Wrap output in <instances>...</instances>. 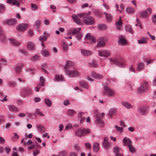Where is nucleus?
Returning <instances> with one entry per match:
<instances>
[{
	"mask_svg": "<svg viewBox=\"0 0 156 156\" xmlns=\"http://www.w3.org/2000/svg\"><path fill=\"white\" fill-rule=\"evenodd\" d=\"M67 75L70 77L79 76H80V73L75 70L70 69H66L65 70Z\"/></svg>",
	"mask_w": 156,
	"mask_h": 156,
	"instance_id": "20e7f679",
	"label": "nucleus"
},
{
	"mask_svg": "<svg viewBox=\"0 0 156 156\" xmlns=\"http://www.w3.org/2000/svg\"><path fill=\"white\" fill-rule=\"evenodd\" d=\"M118 43L121 45H124L126 44V41L123 36L120 35L119 37Z\"/></svg>",
	"mask_w": 156,
	"mask_h": 156,
	"instance_id": "f3484780",
	"label": "nucleus"
},
{
	"mask_svg": "<svg viewBox=\"0 0 156 156\" xmlns=\"http://www.w3.org/2000/svg\"><path fill=\"white\" fill-rule=\"evenodd\" d=\"M119 148L118 146L115 147L113 149V151L115 154V156H123V154L119 152Z\"/></svg>",
	"mask_w": 156,
	"mask_h": 156,
	"instance_id": "5701e85b",
	"label": "nucleus"
},
{
	"mask_svg": "<svg viewBox=\"0 0 156 156\" xmlns=\"http://www.w3.org/2000/svg\"><path fill=\"white\" fill-rule=\"evenodd\" d=\"M135 9L133 7H129L127 8L126 9V11L129 14H133L134 13Z\"/></svg>",
	"mask_w": 156,
	"mask_h": 156,
	"instance_id": "473e14b6",
	"label": "nucleus"
},
{
	"mask_svg": "<svg viewBox=\"0 0 156 156\" xmlns=\"http://www.w3.org/2000/svg\"><path fill=\"white\" fill-rule=\"evenodd\" d=\"M148 88V83L146 81L143 82L141 85V86L138 88V91L139 93H141L147 90Z\"/></svg>",
	"mask_w": 156,
	"mask_h": 156,
	"instance_id": "39448f33",
	"label": "nucleus"
},
{
	"mask_svg": "<svg viewBox=\"0 0 156 156\" xmlns=\"http://www.w3.org/2000/svg\"><path fill=\"white\" fill-rule=\"evenodd\" d=\"M28 27V25L26 23H21L19 24L17 27L18 30L23 32L25 31Z\"/></svg>",
	"mask_w": 156,
	"mask_h": 156,
	"instance_id": "1a4fd4ad",
	"label": "nucleus"
},
{
	"mask_svg": "<svg viewBox=\"0 0 156 156\" xmlns=\"http://www.w3.org/2000/svg\"><path fill=\"white\" fill-rule=\"evenodd\" d=\"M144 64L143 62L138 63L137 65V70L138 71H142L144 69Z\"/></svg>",
	"mask_w": 156,
	"mask_h": 156,
	"instance_id": "7c9ffc66",
	"label": "nucleus"
},
{
	"mask_svg": "<svg viewBox=\"0 0 156 156\" xmlns=\"http://www.w3.org/2000/svg\"><path fill=\"white\" fill-rule=\"evenodd\" d=\"M19 51L25 55H27L28 54L27 52L24 49H20Z\"/></svg>",
	"mask_w": 156,
	"mask_h": 156,
	"instance_id": "69168bd1",
	"label": "nucleus"
},
{
	"mask_svg": "<svg viewBox=\"0 0 156 156\" xmlns=\"http://www.w3.org/2000/svg\"><path fill=\"white\" fill-rule=\"evenodd\" d=\"M9 85L10 86L14 87L16 85V83L14 81L10 82L9 83Z\"/></svg>",
	"mask_w": 156,
	"mask_h": 156,
	"instance_id": "680f3d73",
	"label": "nucleus"
},
{
	"mask_svg": "<svg viewBox=\"0 0 156 156\" xmlns=\"http://www.w3.org/2000/svg\"><path fill=\"white\" fill-rule=\"evenodd\" d=\"M102 146L103 148L108 149L110 147V144L107 137L104 138V142L103 143Z\"/></svg>",
	"mask_w": 156,
	"mask_h": 156,
	"instance_id": "a211bd4d",
	"label": "nucleus"
},
{
	"mask_svg": "<svg viewBox=\"0 0 156 156\" xmlns=\"http://www.w3.org/2000/svg\"><path fill=\"white\" fill-rule=\"evenodd\" d=\"M106 39L104 38H101L98 41V43L97 45V48L103 47L105 46L106 43Z\"/></svg>",
	"mask_w": 156,
	"mask_h": 156,
	"instance_id": "ddd939ff",
	"label": "nucleus"
},
{
	"mask_svg": "<svg viewBox=\"0 0 156 156\" xmlns=\"http://www.w3.org/2000/svg\"><path fill=\"white\" fill-rule=\"evenodd\" d=\"M40 59V56L39 55H35L34 56H33L31 58V60L33 61H34L36 60H37L39 59Z\"/></svg>",
	"mask_w": 156,
	"mask_h": 156,
	"instance_id": "6e6d98bb",
	"label": "nucleus"
},
{
	"mask_svg": "<svg viewBox=\"0 0 156 156\" xmlns=\"http://www.w3.org/2000/svg\"><path fill=\"white\" fill-rule=\"evenodd\" d=\"M41 21L39 20H37L35 23L34 26L37 28L40 27L41 24Z\"/></svg>",
	"mask_w": 156,
	"mask_h": 156,
	"instance_id": "864d4df0",
	"label": "nucleus"
},
{
	"mask_svg": "<svg viewBox=\"0 0 156 156\" xmlns=\"http://www.w3.org/2000/svg\"><path fill=\"white\" fill-rule=\"evenodd\" d=\"M85 114V113L82 112H80L78 113V117L80 119V122L81 123H82L85 119V117L84 116Z\"/></svg>",
	"mask_w": 156,
	"mask_h": 156,
	"instance_id": "393cba45",
	"label": "nucleus"
},
{
	"mask_svg": "<svg viewBox=\"0 0 156 156\" xmlns=\"http://www.w3.org/2000/svg\"><path fill=\"white\" fill-rule=\"evenodd\" d=\"M138 43L139 44H145L147 43V41L146 38H142L138 41Z\"/></svg>",
	"mask_w": 156,
	"mask_h": 156,
	"instance_id": "603ef678",
	"label": "nucleus"
},
{
	"mask_svg": "<svg viewBox=\"0 0 156 156\" xmlns=\"http://www.w3.org/2000/svg\"><path fill=\"white\" fill-rule=\"evenodd\" d=\"M89 65L90 66L94 68H97L98 67L97 61L95 59L93 60L91 62H89Z\"/></svg>",
	"mask_w": 156,
	"mask_h": 156,
	"instance_id": "cd10ccee",
	"label": "nucleus"
},
{
	"mask_svg": "<svg viewBox=\"0 0 156 156\" xmlns=\"http://www.w3.org/2000/svg\"><path fill=\"white\" fill-rule=\"evenodd\" d=\"M73 64L71 61H69L67 62V63L64 66V68L66 69H69L71 68H73Z\"/></svg>",
	"mask_w": 156,
	"mask_h": 156,
	"instance_id": "c756f323",
	"label": "nucleus"
},
{
	"mask_svg": "<svg viewBox=\"0 0 156 156\" xmlns=\"http://www.w3.org/2000/svg\"><path fill=\"white\" fill-rule=\"evenodd\" d=\"M83 35L81 33H80L76 36V37L78 40L80 41Z\"/></svg>",
	"mask_w": 156,
	"mask_h": 156,
	"instance_id": "0e129e2a",
	"label": "nucleus"
},
{
	"mask_svg": "<svg viewBox=\"0 0 156 156\" xmlns=\"http://www.w3.org/2000/svg\"><path fill=\"white\" fill-rule=\"evenodd\" d=\"M72 19L74 20L75 22L77 24H79L81 23V21L80 20L79 18V16L75 14H73L72 16Z\"/></svg>",
	"mask_w": 156,
	"mask_h": 156,
	"instance_id": "4be33fe9",
	"label": "nucleus"
},
{
	"mask_svg": "<svg viewBox=\"0 0 156 156\" xmlns=\"http://www.w3.org/2000/svg\"><path fill=\"white\" fill-rule=\"evenodd\" d=\"M153 22L155 24H156V14L154 15L152 17Z\"/></svg>",
	"mask_w": 156,
	"mask_h": 156,
	"instance_id": "774afa93",
	"label": "nucleus"
},
{
	"mask_svg": "<svg viewBox=\"0 0 156 156\" xmlns=\"http://www.w3.org/2000/svg\"><path fill=\"white\" fill-rule=\"evenodd\" d=\"M81 54L84 56H88L92 54V52L89 51H87L85 49H81Z\"/></svg>",
	"mask_w": 156,
	"mask_h": 156,
	"instance_id": "2f4dec72",
	"label": "nucleus"
},
{
	"mask_svg": "<svg viewBox=\"0 0 156 156\" xmlns=\"http://www.w3.org/2000/svg\"><path fill=\"white\" fill-rule=\"evenodd\" d=\"M151 9L150 8L147 9L146 10L144 11L141 12V16L143 18H147L151 14Z\"/></svg>",
	"mask_w": 156,
	"mask_h": 156,
	"instance_id": "6e6552de",
	"label": "nucleus"
},
{
	"mask_svg": "<svg viewBox=\"0 0 156 156\" xmlns=\"http://www.w3.org/2000/svg\"><path fill=\"white\" fill-rule=\"evenodd\" d=\"M36 127L38 131L41 133H43L46 131L45 128L41 124H37Z\"/></svg>",
	"mask_w": 156,
	"mask_h": 156,
	"instance_id": "6ab92c4d",
	"label": "nucleus"
},
{
	"mask_svg": "<svg viewBox=\"0 0 156 156\" xmlns=\"http://www.w3.org/2000/svg\"><path fill=\"white\" fill-rule=\"evenodd\" d=\"M80 30L81 28H78L74 29H71L70 32L72 33V34H76Z\"/></svg>",
	"mask_w": 156,
	"mask_h": 156,
	"instance_id": "a19ab883",
	"label": "nucleus"
},
{
	"mask_svg": "<svg viewBox=\"0 0 156 156\" xmlns=\"http://www.w3.org/2000/svg\"><path fill=\"white\" fill-rule=\"evenodd\" d=\"M115 128L116 130H117L118 131L120 132H122V129H123L122 127H119L116 125L115 126Z\"/></svg>",
	"mask_w": 156,
	"mask_h": 156,
	"instance_id": "052dcab7",
	"label": "nucleus"
},
{
	"mask_svg": "<svg viewBox=\"0 0 156 156\" xmlns=\"http://www.w3.org/2000/svg\"><path fill=\"white\" fill-rule=\"evenodd\" d=\"M58 156H67V153L66 151L61 152L59 154Z\"/></svg>",
	"mask_w": 156,
	"mask_h": 156,
	"instance_id": "bf43d9fd",
	"label": "nucleus"
},
{
	"mask_svg": "<svg viewBox=\"0 0 156 156\" xmlns=\"http://www.w3.org/2000/svg\"><path fill=\"white\" fill-rule=\"evenodd\" d=\"M22 0H7V2L8 3H11L12 2L13 5H16L18 6L20 4V2H21Z\"/></svg>",
	"mask_w": 156,
	"mask_h": 156,
	"instance_id": "412c9836",
	"label": "nucleus"
},
{
	"mask_svg": "<svg viewBox=\"0 0 156 156\" xmlns=\"http://www.w3.org/2000/svg\"><path fill=\"white\" fill-rule=\"evenodd\" d=\"M23 66V65H17L14 68V70L17 74L20 73L22 70V66Z\"/></svg>",
	"mask_w": 156,
	"mask_h": 156,
	"instance_id": "c85d7f7f",
	"label": "nucleus"
},
{
	"mask_svg": "<svg viewBox=\"0 0 156 156\" xmlns=\"http://www.w3.org/2000/svg\"><path fill=\"white\" fill-rule=\"evenodd\" d=\"M105 15L106 19L108 22H110L112 19V16L110 14L105 12L104 13Z\"/></svg>",
	"mask_w": 156,
	"mask_h": 156,
	"instance_id": "4c0bfd02",
	"label": "nucleus"
},
{
	"mask_svg": "<svg viewBox=\"0 0 156 156\" xmlns=\"http://www.w3.org/2000/svg\"><path fill=\"white\" fill-rule=\"evenodd\" d=\"M75 113L76 112L74 110L71 109L68 110L67 112V114L71 116H73Z\"/></svg>",
	"mask_w": 156,
	"mask_h": 156,
	"instance_id": "8fccbe9b",
	"label": "nucleus"
},
{
	"mask_svg": "<svg viewBox=\"0 0 156 156\" xmlns=\"http://www.w3.org/2000/svg\"><path fill=\"white\" fill-rule=\"evenodd\" d=\"M31 7L34 10H36L38 9V6L37 5L32 3L31 4Z\"/></svg>",
	"mask_w": 156,
	"mask_h": 156,
	"instance_id": "13d9d810",
	"label": "nucleus"
},
{
	"mask_svg": "<svg viewBox=\"0 0 156 156\" xmlns=\"http://www.w3.org/2000/svg\"><path fill=\"white\" fill-rule=\"evenodd\" d=\"M104 90L103 91V94L110 96H112L114 95V91L108 86L105 85L104 87Z\"/></svg>",
	"mask_w": 156,
	"mask_h": 156,
	"instance_id": "423d86ee",
	"label": "nucleus"
},
{
	"mask_svg": "<svg viewBox=\"0 0 156 156\" xmlns=\"http://www.w3.org/2000/svg\"><path fill=\"white\" fill-rule=\"evenodd\" d=\"M35 113L37 114L40 116H44V115L40 111V110L38 108L36 109V111H35Z\"/></svg>",
	"mask_w": 156,
	"mask_h": 156,
	"instance_id": "5fc2aeb1",
	"label": "nucleus"
},
{
	"mask_svg": "<svg viewBox=\"0 0 156 156\" xmlns=\"http://www.w3.org/2000/svg\"><path fill=\"white\" fill-rule=\"evenodd\" d=\"M105 114L104 113H102L100 116H98V114L96 115V116L97 117V119L96 120V122L97 123L100 124L101 126H102L103 125V122L102 120L100 119L101 117H103L104 116Z\"/></svg>",
	"mask_w": 156,
	"mask_h": 156,
	"instance_id": "aec40b11",
	"label": "nucleus"
},
{
	"mask_svg": "<svg viewBox=\"0 0 156 156\" xmlns=\"http://www.w3.org/2000/svg\"><path fill=\"white\" fill-rule=\"evenodd\" d=\"M32 92V91L31 89L28 87L23 88L22 91L23 95L24 97L26 96V94L29 95L31 94Z\"/></svg>",
	"mask_w": 156,
	"mask_h": 156,
	"instance_id": "0eeeda50",
	"label": "nucleus"
},
{
	"mask_svg": "<svg viewBox=\"0 0 156 156\" xmlns=\"http://www.w3.org/2000/svg\"><path fill=\"white\" fill-rule=\"evenodd\" d=\"M10 41L11 43L13 46L18 47L20 45V43L13 38L8 39Z\"/></svg>",
	"mask_w": 156,
	"mask_h": 156,
	"instance_id": "a878e982",
	"label": "nucleus"
},
{
	"mask_svg": "<svg viewBox=\"0 0 156 156\" xmlns=\"http://www.w3.org/2000/svg\"><path fill=\"white\" fill-rule=\"evenodd\" d=\"M27 48L30 50L33 51L35 50L36 46L34 43L31 41H29L27 44Z\"/></svg>",
	"mask_w": 156,
	"mask_h": 156,
	"instance_id": "4468645a",
	"label": "nucleus"
},
{
	"mask_svg": "<svg viewBox=\"0 0 156 156\" xmlns=\"http://www.w3.org/2000/svg\"><path fill=\"white\" fill-rule=\"evenodd\" d=\"M122 24V23L121 20V17H120L119 20L116 23V28L119 30H121V26Z\"/></svg>",
	"mask_w": 156,
	"mask_h": 156,
	"instance_id": "c9c22d12",
	"label": "nucleus"
},
{
	"mask_svg": "<svg viewBox=\"0 0 156 156\" xmlns=\"http://www.w3.org/2000/svg\"><path fill=\"white\" fill-rule=\"evenodd\" d=\"M45 79L42 76H41L40 78V82L38 84L40 87L44 86L45 85Z\"/></svg>",
	"mask_w": 156,
	"mask_h": 156,
	"instance_id": "72a5a7b5",
	"label": "nucleus"
},
{
	"mask_svg": "<svg viewBox=\"0 0 156 156\" xmlns=\"http://www.w3.org/2000/svg\"><path fill=\"white\" fill-rule=\"evenodd\" d=\"M85 145L86 149H90L91 148V145L89 143H85Z\"/></svg>",
	"mask_w": 156,
	"mask_h": 156,
	"instance_id": "338daca9",
	"label": "nucleus"
},
{
	"mask_svg": "<svg viewBox=\"0 0 156 156\" xmlns=\"http://www.w3.org/2000/svg\"><path fill=\"white\" fill-rule=\"evenodd\" d=\"M91 75L93 78L97 79H101L104 77L103 75L98 74L94 71L92 72Z\"/></svg>",
	"mask_w": 156,
	"mask_h": 156,
	"instance_id": "2eb2a0df",
	"label": "nucleus"
},
{
	"mask_svg": "<svg viewBox=\"0 0 156 156\" xmlns=\"http://www.w3.org/2000/svg\"><path fill=\"white\" fill-rule=\"evenodd\" d=\"M63 47L64 51L65 52H67L69 49V47L68 44L65 42H63Z\"/></svg>",
	"mask_w": 156,
	"mask_h": 156,
	"instance_id": "de8ad7c7",
	"label": "nucleus"
},
{
	"mask_svg": "<svg viewBox=\"0 0 156 156\" xmlns=\"http://www.w3.org/2000/svg\"><path fill=\"white\" fill-rule=\"evenodd\" d=\"M44 102L48 107H50L52 104L51 101L48 98H46L44 100Z\"/></svg>",
	"mask_w": 156,
	"mask_h": 156,
	"instance_id": "a18cd8bd",
	"label": "nucleus"
},
{
	"mask_svg": "<svg viewBox=\"0 0 156 156\" xmlns=\"http://www.w3.org/2000/svg\"><path fill=\"white\" fill-rule=\"evenodd\" d=\"M125 29L127 32H129L132 34H133V30L130 25H127L126 26Z\"/></svg>",
	"mask_w": 156,
	"mask_h": 156,
	"instance_id": "79ce46f5",
	"label": "nucleus"
},
{
	"mask_svg": "<svg viewBox=\"0 0 156 156\" xmlns=\"http://www.w3.org/2000/svg\"><path fill=\"white\" fill-rule=\"evenodd\" d=\"M99 144L97 143H95L94 144L93 149L95 152H97L98 151L99 149Z\"/></svg>",
	"mask_w": 156,
	"mask_h": 156,
	"instance_id": "c03bdc74",
	"label": "nucleus"
},
{
	"mask_svg": "<svg viewBox=\"0 0 156 156\" xmlns=\"http://www.w3.org/2000/svg\"><path fill=\"white\" fill-rule=\"evenodd\" d=\"M5 7V6L3 4H0V12H2L4 11Z\"/></svg>",
	"mask_w": 156,
	"mask_h": 156,
	"instance_id": "e2e57ef3",
	"label": "nucleus"
},
{
	"mask_svg": "<svg viewBox=\"0 0 156 156\" xmlns=\"http://www.w3.org/2000/svg\"><path fill=\"white\" fill-rule=\"evenodd\" d=\"M77 16L81 18L86 19L84 20V23L86 24L93 25L94 23L93 18L91 16L88 17V15L84 13L77 14Z\"/></svg>",
	"mask_w": 156,
	"mask_h": 156,
	"instance_id": "f03ea898",
	"label": "nucleus"
},
{
	"mask_svg": "<svg viewBox=\"0 0 156 156\" xmlns=\"http://www.w3.org/2000/svg\"><path fill=\"white\" fill-rule=\"evenodd\" d=\"M0 40L3 43H5L7 41V39L5 35L2 34L0 36Z\"/></svg>",
	"mask_w": 156,
	"mask_h": 156,
	"instance_id": "49530a36",
	"label": "nucleus"
},
{
	"mask_svg": "<svg viewBox=\"0 0 156 156\" xmlns=\"http://www.w3.org/2000/svg\"><path fill=\"white\" fill-rule=\"evenodd\" d=\"M90 132V130L89 129L80 128L76 130L75 133L77 136L81 137L89 134Z\"/></svg>",
	"mask_w": 156,
	"mask_h": 156,
	"instance_id": "7ed1b4c3",
	"label": "nucleus"
},
{
	"mask_svg": "<svg viewBox=\"0 0 156 156\" xmlns=\"http://www.w3.org/2000/svg\"><path fill=\"white\" fill-rule=\"evenodd\" d=\"M129 151L132 153H135L136 151V148L134 147L133 145V144L128 147Z\"/></svg>",
	"mask_w": 156,
	"mask_h": 156,
	"instance_id": "09e8293b",
	"label": "nucleus"
},
{
	"mask_svg": "<svg viewBox=\"0 0 156 156\" xmlns=\"http://www.w3.org/2000/svg\"><path fill=\"white\" fill-rule=\"evenodd\" d=\"M41 54L45 57H48L50 55L49 51L46 50H43L41 51Z\"/></svg>",
	"mask_w": 156,
	"mask_h": 156,
	"instance_id": "ea45409f",
	"label": "nucleus"
},
{
	"mask_svg": "<svg viewBox=\"0 0 156 156\" xmlns=\"http://www.w3.org/2000/svg\"><path fill=\"white\" fill-rule=\"evenodd\" d=\"M47 37L44 36H41L39 37V40L42 42L46 41L47 40Z\"/></svg>",
	"mask_w": 156,
	"mask_h": 156,
	"instance_id": "4d7b16f0",
	"label": "nucleus"
},
{
	"mask_svg": "<svg viewBox=\"0 0 156 156\" xmlns=\"http://www.w3.org/2000/svg\"><path fill=\"white\" fill-rule=\"evenodd\" d=\"M4 23H6L9 26H14L17 23V21L15 19L12 18L8 20L4 21Z\"/></svg>",
	"mask_w": 156,
	"mask_h": 156,
	"instance_id": "9b49d317",
	"label": "nucleus"
},
{
	"mask_svg": "<svg viewBox=\"0 0 156 156\" xmlns=\"http://www.w3.org/2000/svg\"><path fill=\"white\" fill-rule=\"evenodd\" d=\"M123 145L124 146H128V147L129 146L133 144L132 142L130 139L127 138V137H125L123 140Z\"/></svg>",
	"mask_w": 156,
	"mask_h": 156,
	"instance_id": "f8f14e48",
	"label": "nucleus"
},
{
	"mask_svg": "<svg viewBox=\"0 0 156 156\" xmlns=\"http://www.w3.org/2000/svg\"><path fill=\"white\" fill-rule=\"evenodd\" d=\"M9 110L12 112H16L18 111V109L15 106L12 105H9L8 106Z\"/></svg>",
	"mask_w": 156,
	"mask_h": 156,
	"instance_id": "e433bc0d",
	"label": "nucleus"
},
{
	"mask_svg": "<svg viewBox=\"0 0 156 156\" xmlns=\"http://www.w3.org/2000/svg\"><path fill=\"white\" fill-rule=\"evenodd\" d=\"M122 104L128 109H129L132 108V106L127 102H122Z\"/></svg>",
	"mask_w": 156,
	"mask_h": 156,
	"instance_id": "37998d69",
	"label": "nucleus"
},
{
	"mask_svg": "<svg viewBox=\"0 0 156 156\" xmlns=\"http://www.w3.org/2000/svg\"><path fill=\"white\" fill-rule=\"evenodd\" d=\"M116 109L115 108H112L109 110L108 115L111 118H112V116H114L116 115Z\"/></svg>",
	"mask_w": 156,
	"mask_h": 156,
	"instance_id": "bb28decb",
	"label": "nucleus"
},
{
	"mask_svg": "<svg viewBox=\"0 0 156 156\" xmlns=\"http://www.w3.org/2000/svg\"><path fill=\"white\" fill-rule=\"evenodd\" d=\"M80 85L82 87L87 89L89 88L88 85L84 81H81L79 83Z\"/></svg>",
	"mask_w": 156,
	"mask_h": 156,
	"instance_id": "58836bf2",
	"label": "nucleus"
},
{
	"mask_svg": "<svg viewBox=\"0 0 156 156\" xmlns=\"http://www.w3.org/2000/svg\"><path fill=\"white\" fill-rule=\"evenodd\" d=\"M99 55L100 56L107 57L110 55V53L106 51L102 50L99 51Z\"/></svg>",
	"mask_w": 156,
	"mask_h": 156,
	"instance_id": "dca6fc26",
	"label": "nucleus"
},
{
	"mask_svg": "<svg viewBox=\"0 0 156 156\" xmlns=\"http://www.w3.org/2000/svg\"><path fill=\"white\" fill-rule=\"evenodd\" d=\"M63 77L62 75H55L54 81L56 82H58V81H63Z\"/></svg>",
	"mask_w": 156,
	"mask_h": 156,
	"instance_id": "f704fd0d",
	"label": "nucleus"
},
{
	"mask_svg": "<svg viewBox=\"0 0 156 156\" xmlns=\"http://www.w3.org/2000/svg\"><path fill=\"white\" fill-rule=\"evenodd\" d=\"M91 39L93 43H95V42L96 39L95 37L94 36H91V34L90 33L87 34L85 36V40H90Z\"/></svg>",
	"mask_w": 156,
	"mask_h": 156,
	"instance_id": "b1692460",
	"label": "nucleus"
},
{
	"mask_svg": "<svg viewBox=\"0 0 156 156\" xmlns=\"http://www.w3.org/2000/svg\"><path fill=\"white\" fill-rule=\"evenodd\" d=\"M138 110L139 113L141 115H146L148 112L146 107L145 106L140 107L138 108Z\"/></svg>",
	"mask_w": 156,
	"mask_h": 156,
	"instance_id": "9d476101",
	"label": "nucleus"
},
{
	"mask_svg": "<svg viewBox=\"0 0 156 156\" xmlns=\"http://www.w3.org/2000/svg\"><path fill=\"white\" fill-rule=\"evenodd\" d=\"M110 60L118 66L123 67L126 66L125 62L122 58L120 55H116L113 58H109Z\"/></svg>",
	"mask_w": 156,
	"mask_h": 156,
	"instance_id": "f257e3e1",
	"label": "nucleus"
},
{
	"mask_svg": "<svg viewBox=\"0 0 156 156\" xmlns=\"http://www.w3.org/2000/svg\"><path fill=\"white\" fill-rule=\"evenodd\" d=\"M98 28L101 30H105L107 28V26L105 24H99L98 25Z\"/></svg>",
	"mask_w": 156,
	"mask_h": 156,
	"instance_id": "3c124183",
	"label": "nucleus"
}]
</instances>
